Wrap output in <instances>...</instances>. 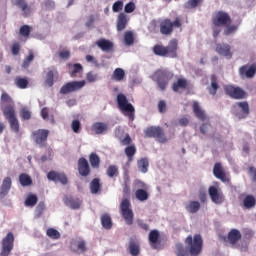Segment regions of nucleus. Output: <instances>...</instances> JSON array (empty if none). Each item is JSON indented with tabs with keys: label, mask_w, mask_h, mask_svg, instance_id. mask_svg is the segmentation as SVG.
I'll return each instance as SVG.
<instances>
[{
	"label": "nucleus",
	"mask_w": 256,
	"mask_h": 256,
	"mask_svg": "<svg viewBox=\"0 0 256 256\" xmlns=\"http://www.w3.org/2000/svg\"><path fill=\"white\" fill-rule=\"evenodd\" d=\"M179 49V41L177 39H171L167 46L163 44H156L153 46L152 51L154 55L158 57H169L170 59H177L179 54L177 53Z\"/></svg>",
	"instance_id": "1"
},
{
	"label": "nucleus",
	"mask_w": 256,
	"mask_h": 256,
	"mask_svg": "<svg viewBox=\"0 0 256 256\" xmlns=\"http://www.w3.org/2000/svg\"><path fill=\"white\" fill-rule=\"evenodd\" d=\"M152 79L155 81L158 89L166 91L169 81L173 79V73L168 69H158L152 75Z\"/></svg>",
	"instance_id": "2"
},
{
	"label": "nucleus",
	"mask_w": 256,
	"mask_h": 256,
	"mask_svg": "<svg viewBox=\"0 0 256 256\" xmlns=\"http://www.w3.org/2000/svg\"><path fill=\"white\" fill-rule=\"evenodd\" d=\"M116 101L118 109H120L130 121H133L135 119V107H133V104L129 103L127 96H125V94H118Z\"/></svg>",
	"instance_id": "3"
},
{
	"label": "nucleus",
	"mask_w": 256,
	"mask_h": 256,
	"mask_svg": "<svg viewBox=\"0 0 256 256\" xmlns=\"http://www.w3.org/2000/svg\"><path fill=\"white\" fill-rule=\"evenodd\" d=\"M185 243L188 245L189 253L191 256L201 255V251H203V238L200 234H195L194 237L189 235L185 239Z\"/></svg>",
	"instance_id": "4"
},
{
	"label": "nucleus",
	"mask_w": 256,
	"mask_h": 256,
	"mask_svg": "<svg viewBox=\"0 0 256 256\" xmlns=\"http://www.w3.org/2000/svg\"><path fill=\"white\" fill-rule=\"evenodd\" d=\"M183 26L181 18L176 17L174 21H171L169 18H165L160 21V33L161 35H171L174 29H179Z\"/></svg>",
	"instance_id": "5"
},
{
	"label": "nucleus",
	"mask_w": 256,
	"mask_h": 256,
	"mask_svg": "<svg viewBox=\"0 0 256 256\" xmlns=\"http://www.w3.org/2000/svg\"><path fill=\"white\" fill-rule=\"evenodd\" d=\"M145 137L149 139H156L158 143H167V136L165 130L161 126H150L144 130Z\"/></svg>",
	"instance_id": "6"
},
{
	"label": "nucleus",
	"mask_w": 256,
	"mask_h": 256,
	"mask_svg": "<svg viewBox=\"0 0 256 256\" xmlns=\"http://www.w3.org/2000/svg\"><path fill=\"white\" fill-rule=\"evenodd\" d=\"M120 213L126 225H133L134 214L129 199L124 198L120 203Z\"/></svg>",
	"instance_id": "7"
},
{
	"label": "nucleus",
	"mask_w": 256,
	"mask_h": 256,
	"mask_svg": "<svg viewBox=\"0 0 256 256\" xmlns=\"http://www.w3.org/2000/svg\"><path fill=\"white\" fill-rule=\"evenodd\" d=\"M4 117L8 120L11 130L14 133H19V120L17 119L14 106L4 108Z\"/></svg>",
	"instance_id": "8"
},
{
	"label": "nucleus",
	"mask_w": 256,
	"mask_h": 256,
	"mask_svg": "<svg viewBox=\"0 0 256 256\" xmlns=\"http://www.w3.org/2000/svg\"><path fill=\"white\" fill-rule=\"evenodd\" d=\"M231 23V16L225 11H217L212 17V25L214 27H227Z\"/></svg>",
	"instance_id": "9"
},
{
	"label": "nucleus",
	"mask_w": 256,
	"mask_h": 256,
	"mask_svg": "<svg viewBox=\"0 0 256 256\" xmlns=\"http://www.w3.org/2000/svg\"><path fill=\"white\" fill-rule=\"evenodd\" d=\"M35 145L43 149L47 147V139H49V130L47 129H38L32 132L31 135Z\"/></svg>",
	"instance_id": "10"
},
{
	"label": "nucleus",
	"mask_w": 256,
	"mask_h": 256,
	"mask_svg": "<svg viewBox=\"0 0 256 256\" xmlns=\"http://www.w3.org/2000/svg\"><path fill=\"white\" fill-rule=\"evenodd\" d=\"M14 243H15V236L13 235V232H9L6 235V237L2 239L0 256L11 255V252L13 251Z\"/></svg>",
	"instance_id": "11"
},
{
	"label": "nucleus",
	"mask_w": 256,
	"mask_h": 256,
	"mask_svg": "<svg viewBox=\"0 0 256 256\" xmlns=\"http://www.w3.org/2000/svg\"><path fill=\"white\" fill-rule=\"evenodd\" d=\"M85 80L67 82L60 88L61 95H69V93H75L81 91L82 87H85Z\"/></svg>",
	"instance_id": "12"
},
{
	"label": "nucleus",
	"mask_w": 256,
	"mask_h": 256,
	"mask_svg": "<svg viewBox=\"0 0 256 256\" xmlns=\"http://www.w3.org/2000/svg\"><path fill=\"white\" fill-rule=\"evenodd\" d=\"M225 93L230 97L231 99H246L247 98V92L243 90L239 86H233V85H226L224 87Z\"/></svg>",
	"instance_id": "13"
},
{
	"label": "nucleus",
	"mask_w": 256,
	"mask_h": 256,
	"mask_svg": "<svg viewBox=\"0 0 256 256\" xmlns=\"http://www.w3.org/2000/svg\"><path fill=\"white\" fill-rule=\"evenodd\" d=\"M256 74V65L246 64L239 68V75L241 79H253Z\"/></svg>",
	"instance_id": "14"
},
{
	"label": "nucleus",
	"mask_w": 256,
	"mask_h": 256,
	"mask_svg": "<svg viewBox=\"0 0 256 256\" xmlns=\"http://www.w3.org/2000/svg\"><path fill=\"white\" fill-rule=\"evenodd\" d=\"M47 179L54 183H61V185H67V183H69V179L65 173L53 170L47 174Z\"/></svg>",
	"instance_id": "15"
},
{
	"label": "nucleus",
	"mask_w": 256,
	"mask_h": 256,
	"mask_svg": "<svg viewBox=\"0 0 256 256\" xmlns=\"http://www.w3.org/2000/svg\"><path fill=\"white\" fill-rule=\"evenodd\" d=\"M208 193L212 203H215L216 205H221V203L225 201V196L221 192H219V190L215 186H210L208 189Z\"/></svg>",
	"instance_id": "16"
},
{
	"label": "nucleus",
	"mask_w": 256,
	"mask_h": 256,
	"mask_svg": "<svg viewBox=\"0 0 256 256\" xmlns=\"http://www.w3.org/2000/svg\"><path fill=\"white\" fill-rule=\"evenodd\" d=\"M78 173L81 177H89L91 175V166H89V161L84 157L78 159Z\"/></svg>",
	"instance_id": "17"
},
{
	"label": "nucleus",
	"mask_w": 256,
	"mask_h": 256,
	"mask_svg": "<svg viewBox=\"0 0 256 256\" xmlns=\"http://www.w3.org/2000/svg\"><path fill=\"white\" fill-rule=\"evenodd\" d=\"M213 175L214 177H216V179H220L222 183H228L229 181V178H227V174H225V171L223 170V166L221 165V162H217L214 165Z\"/></svg>",
	"instance_id": "18"
},
{
	"label": "nucleus",
	"mask_w": 256,
	"mask_h": 256,
	"mask_svg": "<svg viewBox=\"0 0 256 256\" xmlns=\"http://www.w3.org/2000/svg\"><path fill=\"white\" fill-rule=\"evenodd\" d=\"M97 47L101 49L104 53H112L114 49V44L111 42V40L101 38L95 43Z\"/></svg>",
	"instance_id": "19"
},
{
	"label": "nucleus",
	"mask_w": 256,
	"mask_h": 256,
	"mask_svg": "<svg viewBox=\"0 0 256 256\" xmlns=\"http://www.w3.org/2000/svg\"><path fill=\"white\" fill-rule=\"evenodd\" d=\"M0 107L3 111V115L5 114L6 107H15V103L13 102V98L7 94V92H2L0 98Z\"/></svg>",
	"instance_id": "20"
},
{
	"label": "nucleus",
	"mask_w": 256,
	"mask_h": 256,
	"mask_svg": "<svg viewBox=\"0 0 256 256\" xmlns=\"http://www.w3.org/2000/svg\"><path fill=\"white\" fill-rule=\"evenodd\" d=\"M216 52L218 55H222L223 57H228L231 59L233 57V53H231V46L229 44H217Z\"/></svg>",
	"instance_id": "21"
},
{
	"label": "nucleus",
	"mask_w": 256,
	"mask_h": 256,
	"mask_svg": "<svg viewBox=\"0 0 256 256\" xmlns=\"http://www.w3.org/2000/svg\"><path fill=\"white\" fill-rule=\"evenodd\" d=\"M55 77H59V72L57 71L56 68L54 69H48V72L46 73V78H45V85L46 87H53L55 84Z\"/></svg>",
	"instance_id": "22"
},
{
	"label": "nucleus",
	"mask_w": 256,
	"mask_h": 256,
	"mask_svg": "<svg viewBox=\"0 0 256 256\" xmlns=\"http://www.w3.org/2000/svg\"><path fill=\"white\" fill-rule=\"evenodd\" d=\"M92 131L96 135H103L109 131V125H107L105 122H96L92 125Z\"/></svg>",
	"instance_id": "23"
},
{
	"label": "nucleus",
	"mask_w": 256,
	"mask_h": 256,
	"mask_svg": "<svg viewBox=\"0 0 256 256\" xmlns=\"http://www.w3.org/2000/svg\"><path fill=\"white\" fill-rule=\"evenodd\" d=\"M11 185H12L11 177L4 178L0 188V197L3 198L9 195V191H11Z\"/></svg>",
	"instance_id": "24"
},
{
	"label": "nucleus",
	"mask_w": 256,
	"mask_h": 256,
	"mask_svg": "<svg viewBox=\"0 0 256 256\" xmlns=\"http://www.w3.org/2000/svg\"><path fill=\"white\" fill-rule=\"evenodd\" d=\"M127 23H129V18L127 17V14L120 13L118 15L117 23H116V29L118 32L124 31V29L127 27Z\"/></svg>",
	"instance_id": "25"
},
{
	"label": "nucleus",
	"mask_w": 256,
	"mask_h": 256,
	"mask_svg": "<svg viewBox=\"0 0 256 256\" xmlns=\"http://www.w3.org/2000/svg\"><path fill=\"white\" fill-rule=\"evenodd\" d=\"M192 109L197 119H199L200 121H205L207 119V114H205V111L201 109V106H199V102H193Z\"/></svg>",
	"instance_id": "26"
},
{
	"label": "nucleus",
	"mask_w": 256,
	"mask_h": 256,
	"mask_svg": "<svg viewBox=\"0 0 256 256\" xmlns=\"http://www.w3.org/2000/svg\"><path fill=\"white\" fill-rule=\"evenodd\" d=\"M236 105L239 107L241 113L237 114L239 119H246L249 116V103L247 101L238 102Z\"/></svg>",
	"instance_id": "27"
},
{
	"label": "nucleus",
	"mask_w": 256,
	"mask_h": 256,
	"mask_svg": "<svg viewBox=\"0 0 256 256\" xmlns=\"http://www.w3.org/2000/svg\"><path fill=\"white\" fill-rule=\"evenodd\" d=\"M64 204L70 207V209H79L81 207V200L72 196H66L64 198Z\"/></svg>",
	"instance_id": "28"
},
{
	"label": "nucleus",
	"mask_w": 256,
	"mask_h": 256,
	"mask_svg": "<svg viewBox=\"0 0 256 256\" xmlns=\"http://www.w3.org/2000/svg\"><path fill=\"white\" fill-rule=\"evenodd\" d=\"M241 239V231L237 229H232L228 233V241L231 243V245H236L238 241Z\"/></svg>",
	"instance_id": "29"
},
{
	"label": "nucleus",
	"mask_w": 256,
	"mask_h": 256,
	"mask_svg": "<svg viewBox=\"0 0 256 256\" xmlns=\"http://www.w3.org/2000/svg\"><path fill=\"white\" fill-rule=\"evenodd\" d=\"M211 84L208 87V91L210 95H217V91L219 89V83L217 82V76L215 74L211 75L210 77Z\"/></svg>",
	"instance_id": "30"
},
{
	"label": "nucleus",
	"mask_w": 256,
	"mask_h": 256,
	"mask_svg": "<svg viewBox=\"0 0 256 256\" xmlns=\"http://www.w3.org/2000/svg\"><path fill=\"white\" fill-rule=\"evenodd\" d=\"M148 239L152 249H157V243H159V231H150Z\"/></svg>",
	"instance_id": "31"
},
{
	"label": "nucleus",
	"mask_w": 256,
	"mask_h": 256,
	"mask_svg": "<svg viewBox=\"0 0 256 256\" xmlns=\"http://www.w3.org/2000/svg\"><path fill=\"white\" fill-rule=\"evenodd\" d=\"M69 67H71V64H68ZM70 77L75 78V77H79V75H81V73H83V65H81L80 63H75L72 65V68H70Z\"/></svg>",
	"instance_id": "32"
},
{
	"label": "nucleus",
	"mask_w": 256,
	"mask_h": 256,
	"mask_svg": "<svg viewBox=\"0 0 256 256\" xmlns=\"http://www.w3.org/2000/svg\"><path fill=\"white\" fill-rule=\"evenodd\" d=\"M19 183L22 187H29L33 185V179L27 173H21L19 175Z\"/></svg>",
	"instance_id": "33"
},
{
	"label": "nucleus",
	"mask_w": 256,
	"mask_h": 256,
	"mask_svg": "<svg viewBox=\"0 0 256 256\" xmlns=\"http://www.w3.org/2000/svg\"><path fill=\"white\" fill-rule=\"evenodd\" d=\"M89 163H90L92 169H99V167L101 165V158H99V155H97V153L92 152L89 155Z\"/></svg>",
	"instance_id": "34"
},
{
	"label": "nucleus",
	"mask_w": 256,
	"mask_h": 256,
	"mask_svg": "<svg viewBox=\"0 0 256 256\" xmlns=\"http://www.w3.org/2000/svg\"><path fill=\"white\" fill-rule=\"evenodd\" d=\"M101 224L104 229H111L113 227V221L111 220V216L107 213L101 215Z\"/></svg>",
	"instance_id": "35"
},
{
	"label": "nucleus",
	"mask_w": 256,
	"mask_h": 256,
	"mask_svg": "<svg viewBox=\"0 0 256 256\" xmlns=\"http://www.w3.org/2000/svg\"><path fill=\"white\" fill-rule=\"evenodd\" d=\"M256 205V199L253 195H247L243 200L244 209H253Z\"/></svg>",
	"instance_id": "36"
},
{
	"label": "nucleus",
	"mask_w": 256,
	"mask_h": 256,
	"mask_svg": "<svg viewBox=\"0 0 256 256\" xmlns=\"http://www.w3.org/2000/svg\"><path fill=\"white\" fill-rule=\"evenodd\" d=\"M90 191L93 195H97L101 191V180L94 178L90 183Z\"/></svg>",
	"instance_id": "37"
},
{
	"label": "nucleus",
	"mask_w": 256,
	"mask_h": 256,
	"mask_svg": "<svg viewBox=\"0 0 256 256\" xmlns=\"http://www.w3.org/2000/svg\"><path fill=\"white\" fill-rule=\"evenodd\" d=\"M185 209L188 213H197V211L201 209V203H199V201H190L185 206Z\"/></svg>",
	"instance_id": "38"
},
{
	"label": "nucleus",
	"mask_w": 256,
	"mask_h": 256,
	"mask_svg": "<svg viewBox=\"0 0 256 256\" xmlns=\"http://www.w3.org/2000/svg\"><path fill=\"white\" fill-rule=\"evenodd\" d=\"M188 83L185 78H180L176 82L173 83L172 85V90L177 93L179 89H185L187 87Z\"/></svg>",
	"instance_id": "39"
},
{
	"label": "nucleus",
	"mask_w": 256,
	"mask_h": 256,
	"mask_svg": "<svg viewBox=\"0 0 256 256\" xmlns=\"http://www.w3.org/2000/svg\"><path fill=\"white\" fill-rule=\"evenodd\" d=\"M128 249H129L130 255H132V256H138L139 253L141 252V248L139 247V243H137L134 240L130 241Z\"/></svg>",
	"instance_id": "40"
},
{
	"label": "nucleus",
	"mask_w": 256,
	"mask_h": 256,
	"mask_svg": "<svg viewBox=\"0 0 256 256\" xmlns=\"http://www.w3.org/2000/svg\"><path fill=\"white\" fill-rule=\"evenodd\" d=\"M114 81H123L125 79V70L123 68H116L112 74Z\"/></svg>",
	"instance_id": "41"
},
{
	"label": "nucleus",
	"mask_w": 256,
	"mask_h": 256,
	"mask_svg": "<svg viewBox=\"0 0 256 256\" xmlns=\"http://www.w3.org/2000/svg\"><path fill=\"white\" fill-rule=\"evenodd\" d=\"M124 153L128 157V161L131 162L133 161V157L137 153V148L135 147V145L127 146L124 150Z\"/></svg>",
	"instance_id": "42"
},
{
	"label": "nucleus",
	"mask_w": 256,
	"mask_h": 256,
	"mask_svg": "<svg viewBox=\"0 0 256 256\" xmlns=\"http://www.w3.org/2000/svg\"><path fill=\"white\" fill-rule=\"evenodd\" d=\"M135 197L138 201H147L149 199V192L145 189H138L135 192Z\"/></svg>",
	"instance_id": "43"
},
{
	"label": "nucleus",
	"mask_w": 256,
	"mask_h": 256,
	"mask_svg": "<svg viewBox=\"0 0 256 256\" xmlns=\"http://www.w3.org/2000/svg\"><path fill=\"white\" fill-rule=\"evenodd\" d=\"M37 201H39V199L37 198V195L35 194H30L28 195V197L26 198L24 205L26 207H35V205H37Z\"/></svg>",
	"instance_id": "44"
},
{
	"label": "nucleus",
	"mask_w": 256,
	"mask_h": 256,
	"mask_svg": "<svg viewBox=\"0 0 256 256\" xmlns=\"http://www.w3.org/2000/svg\"><path fill=\"white\" fill-rule=\"evenodd\" d=\"M138 169L141 171V173H147L149 170V160H147V158L138 160Z\"/></svg>",
	"instance_id": "45"
},
{
	"label": "nucleus",
	"mask_w": 256,
	"mask_h": 256,
	"mask_svg": "<svg viewBox=\"0 0 256 256\" xmlns=\"http://www.w3.org/2000/svg\"><path fill=\"white\" fill-rule=\"evenodd\" d=\"M106 174L111 179H113V177H118L119 176V168L116 165H110L106 170Z\"/></svg>",
	"instance_id": "46"
},
{
	"label": "nucleus",
	"mask_w": 256,
	"mask_h": 256,
	"mask_svg": "<svg viewBox=\"0 0 256 256\" xmlns=\"http://www.w3.org/2000/svg\"><path fill=\"white\" fill-rule=\"evenodd\" d=\"M15 85L18 86L19 89H27L29 80H27V78L16 77Z\"/></svg>",
	"instance_id": "47"
},
{
	"label": "nucleus",
	"mask_w": 256,
	"mask_h": 256,
	"mask_svg": "<svg viewBox=\"0 0 256 256\" xmlns=\"http://www.w3.org/2000/svg\"><path fill=\"white\" fill-rule=\"evenodd\" d=\"M46 235L50 239H61V233L55 228H48L46 231Z\"/></svg>",
	"instance_id": "48"
},
{
	"label": "nucleus",
	"mask_w": 256,
	"mask_h": 256,
	"mask_svg": "<svg viewBox=\"0 0 256 256\" xmlns=\"http://www.w3.org/2000/svg\"><path fill=\"white\" fill-rule=\"evenodd\" d=\"M129 176H126L124 178V184H123V189H122V193L124 195V197H129V195H131V187L129 186Z\"/></svg>",
	"instance_id": "49"
},
{
	"label": "nucleus",
	"mask_w": 256,
	"mask_h": 256,
	"mask_svg": "<svg viewBox=\"0 0 256 256\" xmlns=\"http://www.w3.org/2000/svg\"><path fill=\"white\" fill-rule=\"evenodd\" d=\"M33 59H35V54L33 53L32 50H30L28 56L22 62V68L27 69V67L31 65V62L33 61Z\"/></svg>",
	"instance_id": "50"
},
{
	"label": "nucleus",
	"mask_w": 256,
	"mask_h": 256,
	"mask_svg": "<svg viewBox=\"0 0 256 256\" xmlns=\"http://www.w3.org/2000/svg\"><path fill=\"white\" fill-rule=\"evenodd\" d=\"M16 7H19V9H21V11H23V13H27V11H30L31 8L29 7V5L27 4V1L25 0H16L15 3Z\"/></svg>",
	"instance_id": "51"
},
{
	"label": "nucleus",
	"mask_w": 256,
	"mask_h": 256,
	"mask_svg": "<svg viewBox=\"0 0 256 256\" xmlns=\"http://www.w3.org/2000/svg\"><path fill=\"white\" fill-rule=\"evenodd\" d=\"M124 43L125 45H133L135 43V36L131 31H127L124 34Z\"/></svg>",
	"instance_id": "52"
},
{
	"label": "nucleus",
	"mask_w": 256,
	"mask_h": 256,
	"mask_svg": "<svg viewBox=\"0 0 256 256\" xmlns=\"http://www.w3.org/2000/svg\"><path fill=\"white\" fill-rule=\"evenodd\" d=\"M203 0H188L184 5L185 9H195V7L201 5Z\"/></svg>",
	"instance_id": "53"
},
{
	"label": "nucleus",
	"mask_w": 256,
	"mask_h": 256,
	"mask_svg": "<svg viewBox=\"0 0 256 256\" xmlns=\"http://www.w3.org/2000/svg\"><path fill=\"white\" fill-rule=\"evenodd\" d=\"M237 29H239V26L229 24L224 30V35L226 37H229V35H233V33H236Z\"/></svg>",
	"instance_id": "54"
},
{
	"label": "nucleus",
	"mask_w": 256,
	"mask_h": 256,
	"mask_svg": "<svg viewBox=\"0 0 256 256\" xmlns=\"http://www.w3.org/2000/svg\"><path fill=\"white\" fill-rule=\"evenodd\" d=\"M175 254L177 256H187V249H185V246L181 243L176 244V250Z\"/></svg>",
	"instance_id": "55"
},
{
	"label": "nucleus",
	"mask_w": 256,
	"mask_h": 256,
	"mask_svg": "<svg viewBox=\"0 0 256 256\" xmlns=\"http://www.w3.org/2000/svg\"><path fill=\"white\" fill-rule=\"evenodd\" d=\"M20 35H22V37H29V35H31V27L29 25L21 26Z\"/></svg>",
	"instance_id": "56"
},
{
	"label": "nucleus",
	"mask_w": 256,
	"mask_h": 256,
	"mask_svg": "<svg viewBox=\"0 0 256 256\" xmlns=\"http://www.w3.org/2000/svg\"><path fill=\"white\" fill-rule=\"evenodd\" d=\"M20 116L23 121H29V119H31V111L27 110V108H23L20 111Z\"/></svg>",
	"instance_id": "57"
},
{
	"label": "nucleus",
	"mask_w": 256,
	"mask_h": 256,
	"mask_svg": "<svg viewBox=\"0 0 256 256\" xmlns=\"http://www.w3.org/2000/svg\"><path fill=\"white\" fill-rule=\"evenodd\" d=\"M71 128L74 133H81V122L79 120H73Z\"/></svg>",
	"instance_id": "58"
},
{
	"label": "nucleus",
	"mask_w": 256,
	"mask_h": 256,
	"mask_svg": "<svg viewBox=\"0 0 256 256\" xmlns=\"http://www.w3.org/2000/svg\"><path fill=\"white\" fill-rule=\"evenodd\" d=\"M98 77L99 76L97 75V73L90 71L86 74V81H88V83H95V81H97Z\"/></svg>",
	"instance_id": "59"
},
{
	"label": "nucleus",
	"mask_w": 256,
	"mask_h": 256,
	"mask_svg": "<svg viewBox=\"0 0 256 256\" xmlns=\"http://www.w3.org/2000/svg\"><path fill=\"white\" fill-rule=\"evenodd\" d=\"M112 11L114 13H119V11H123V1L118 0L112 6Z\"/></svg>",
	"instance_id": "60"
},
{
	"label": "nucleus",
	"mask_w": 256,
	"mask_h": 256,
	"mask_svg": "<svg viewBox=\"0 0 256 256\" xmlns=\"http://www.w3.org/2000/svg\"><path fill=\"white\" fill-rule=\"evenodd\" d=\"M158 110L159 113H165V111H167V103L165 102V100H160L158 102Z\"/></svg>",
	"instance_id": "61"
},
{
	"label": "nucleus",
	"mask_w": 256,
	"mask_h": 256,
	"mask_svg": "<svg viewBox=\"0 0 256 256\" xmlns=\"http://www.w3.org/2000/svg\"><path fill=\"white\" fill-rule=\"evenodd\" d=\"M125 13H133L135 11V3L129 2L124 7Z\"/></svg>",
	"instance_id": "62"
},
{
	"label": "nucleus",
	"mask_w": 256,
	"mask_h": 256,
	"mask_svg": "<svg viewBox=\"0 0 256 256\" xmlns=\"http://www.w3.org/2000/svg\"><path fill=\"white\" fill-rule=\"evenodd\" d=\"M12 54L17 55L21 51V44L18 42L14 43L11 48Z\"/></svg>",
	"instance_id": "63"
},
{
	"label": "nucleus",
	"mask_w": 256,
	"mask_h": 256,
	"mask_svg": "<svg viewBox=\"0 0 256 256\" xmlns=\"http://www.w3.org/2000/svg\"><path fill=\"white\" fill-rule=\"evenodd\" d=\"M120 143L121 145H131V143H133V140L131 139V136H129V134H126V136L120 141Z\"/></svg>",
	"instance_id": "64"
}]
</instances>
